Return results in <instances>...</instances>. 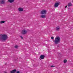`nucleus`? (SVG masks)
I'll return each instance as SVG.
<instances>
[{
	"instance_id": "nucleus-1",
	"label": "nucleus",
	"mask_w": 73,
	"mask_h": 73,
	"mask_svg": "<svg viewBox=\"0 0 73 73\" xmlns=\"http://www.w3.org/2000/svg\"><path fill=\"white\" fill-rule=\"evenodd\" d=\"M8 39V36L6 34L0 35V40L2 41H5Z\"/></svg>"
},
{
	"instance_id": "nucleus-2",
	"label": "nucleus",
	"mask_w": 73,
	"mask_h": 73,
	"mask_svg": "<svg viewBox=\"0 0 73 73\" xmlns=\"http://www.w3.org/2000/svg\"><path fill=\"white\" fill-rule=\"evenodd\" d=\"M54 43L55 44H58L60 42V38L58 36L56 37L54 40Z\"/></svg>"
},
{
	"instance_id": "nucleus-3",
	"label": "nucleus",
	"mask_w": 73,
	"mask_h": 73,
	"mask_svg": "<svg viewBox=\"0 0 73 73\" xmlns=\"http://www.w3.org/2000/svg\"><path fill=\"white\" fill-rule=\"evenodd\" d=\"M46 12V10H43L40 12L41 15H45Z\"/></svg>"
},
{
	"instance_id": "nucleus-4",
	"label": "nucleus",
	"mask_w": 73,
	"mask_h": 73,
	"mask_svg": "<svg viewBox=\"0 0 73 73\" xmlns=\"http://www.w3.org/2000/svg\"><path fill=\"white\" fill-rule=\"evenodd\" d=\"M27 33V31L25 30H23L22 31V34L23 35H25V34H26Z\"/></svg>"
},
{
	"instance_id": "nucleus-5",
	"label": "nucleus",
	"mask_w": 73,
	"mask_h": 73,
	"mask_svg": "<svg viewBox=\"0 0 73 73\" xmlns=\"http://www.w3.org/2000/svg\"><path fill=\"white\" fill-rule=\"evenodd\" d=\"M18 10L19 12H22L23 11V10H24V9L23 8L21 7H20L18 9Z\"/></svg>"
},
{
	"instance_id": "nucleus-6",
	"label": "nucleus",
	"mask_w": 73,
	"mask_h": 73,
	"mask_svg": "<svg viewBox=\"0 0 73 73\" xmlns=\"http://www.w3.org/2000/svg\"><path fill=\"white\" fill-rule=\"evenodd\" d=\"M58 5H59V3H56L55 4L54 7L55 8L57 7L58 6Z\"/></svg>"
},
{
	"instance_id": "nucleus-7",
	"label": "nucleus",
	"mask_w": 73,
	"mask_h": 73,
	"mask_svg": "<svg viewBox=\"0 0 73 73\" xmlns=\"http://www.w3.org/2000/svg\"><path fill=\"white\" fill-rule=\"evenodd\" d=\"M60 27L59 26H58L56 28V30L57 31H58L60 30Z\"/></svg>"
},
{
	"instance_id": "nucleus-8",
	"label": "nucleus",
	"mask_w": 73,
	"mask_h": 73,
	"mask_svg": "<svg viewBox=\"0 0 73 73\" xmlns=\"http://www.w3.org/2000/svg\"><path fill=\"white\" fill-rule=\"evenodd\" d=\"M16 72V70H13L12 71H11L10 72L11 73H14Z\"/></svg>"
},
{
	"instance_id": "nucleus-9",
	"label": "nucleus",
	"mask_w": 73,
	"mask_h": 73,
	"mask_svg": "<svg viewBox=\"0 0 73 73\" xmlns=\"http://www.w3.org/2000/svg\"><path fill=\"white\" fill-rule=\"evenodd\" d=\"M8 1L9 2V3H13V2H14L15 0H8Z\"/></svg>"
},
{
	"instance_id": "nucleus-10",
	"label": "nucleus",
	"mask_w": 73,
	"mask_h": 73,
	"mask_svg": "<svg viewBox=\"0 0 73 73\" xmlns=\"http://www.w3.org/2000/svg\"><path fill=\"white\" fill-rule=\"evenodd\" d=\"M40 17L41 18H45L46 16L45 15H42L40 16Z\"/></svg>"
},
{
	"instance_id": "nucleus-11",
	"label": "nucleus",
	"mask_w": 73,
	"mask_h": 73,
	"mask_svg": "<svg viewBox=\"0 0 73 73\" xmlns=\"http://www.w3.org/2000/svg\"><path fill=\"white\" fill-rule=\"evenodd\" d=\"M44 55H42L40 56V58L41 59H44Z\"/></svg>"
},
{
	"instance_id": "nucleus-12",
	"label": "nucleus",
	"mask_w": 73,
	"mask_h": 73,
	"mask_svg": "<svg viewBox=\"0 0 73 73\" xmlns=\"http://www.w3.org/2000/svg\"><path fill=\"white\" fill-rule=\"evenodd\" d=\"M72 5H73L72 4V3H70L68 4V7H70V6H72Z\"/></svg>"
},
{
	"instance_id": "nucleus-13",
	"label": "nucleus",
	"mask_w": 73,
	"mask_h": 73,
	"mask_svg": "<svg viewBox=\"0 0 73 73\" xmlns=\"http://www.w3.org/2000/svg\"><path fill=\"white\" fill-rule=\"evenodd\" d=\"M5 2V0H2L1 1V3L2 4H4Z\"/></svg>"
},
{
	"instance_id": "nucleus-14",
	"label": "nucleus",
	"mask_w": 73,
	"mask_h": 73,
	"mask_svg": "<svg viewBox=\"0 0 73 73\" xmlns=\"http://www.w3.org/2000/svg\"><path fill=\"white\" fill-rule=\"evenodd\" d=\"M5 23V21H2L0 22V23L1 24H3V23Z\"/></svg>"
},
{
	"instance_id": "nucleus-15",
	"label": "nucleus",
	"mask_w": 73,
	"mask_h": 73,
	"mask_svg": "<svg viewBox=\"0 0 73 73\" xmlns=\"http://www.w3.org/2000/svg\"><path fill=\"white\" fill-rule=\"evenodd\" d=\"M66 62H67V60H66V59H65L64 60V63H66Z\"/></svg>"
},
{
	"instance_id": "nucleus-16",
	"label": "nucleus",
	"mask_w": 73,
	"mask_h": 73,
	"mask_svg": "<svg viewBox=\"0 0 73 73\" xmlns=\"http://www.w3.org/2000/svg\"><path fill=\"white\" fill-rule=\"evenodd\" d=\"M19 47V46H18L16 45L15 46V48H17Z\"/></svg>"
},
{
	"instance_id": "nucleus-17",
	"label": "nucleus",
	"mask_w": 73,
	"mask_h": 73,
	"mask_svg": "<svg viewBox=\"0 0 73 73\" xmlns=\"http://www.w3.org/2000/svg\"><path fill=\"white\" fill-rule=\"evenodd\" d=\"M51 39H52V40H53L54 39V37L52 36L51 37Z\"/></svg>"
},
{
	"instance_id": "nucleus-18",
	"label": "nucleus",
	"mask_w": 73,
	"mask_h": 73,
	"mask_svg": "<svg viewBox=\"0 0 73 73\" xmlns=\"http://www.w3.org/2000/svg\"><path fill=\"white\" fill-rule=\"evenodd\" d=\"M51 67H52V68H54V66H51Z\"/></svg>"
},
{
	"instance_id": "nucleus-19",
	"label": "nucleus",
	"mask_w": 73,
	"mask_h": 73,
	"mask_svg": "<svg viewBox=\"0 0 73 73\" xmlns=\"http://www.w3.org/2000/svg\"><path fill=\"white\" fill-rule=\"evenodd\" d=\"M20 37L22 39H23V36H21Z\"/></svg>"
},
{
	"instance_id": "nucleus-20",
	"label": "nucleus",
	"mask_w": 73,
	"mask_h": 73,
	"mask_svg": "<svg viewBox=\"0 0 73 73\" xmlns=\"http://www.w3.org/2000/svg\"><path fill=\"white\" fill-rule=\"evenodd\" d=\"M17 73H20V72H19V71H18Z\"/></svg>"
},
{
	"instance_id": "nucleus-21",
	"label": "nucleus",
	"mask_w": 73,
	"mask_h": 73,
	"mask_svg": "<svg viewBox=\"0 0 73 73\" xmlns=\"http://www.w3.org/2000/svg\"><path fill=\"white\" fill-rule=\"evenodd\" d=\"M67 6H66L65 7V8H67Z\"/></svg>"
},
{
	"instance_id": "nucleus-22",
	"label": "nucleus",
	"mask_w": 73,
	"mask_h": 73,
	"mask_svg": "<svg viewBox=\"0 0 73 73\" xmlns=\"http://www.w3.org/2000/svg\"><path fill=\"white\" fill-rule=\"evenodd\" d=\"M5 73H7V72H5Z\"/></svg>"
}]
</instances>
